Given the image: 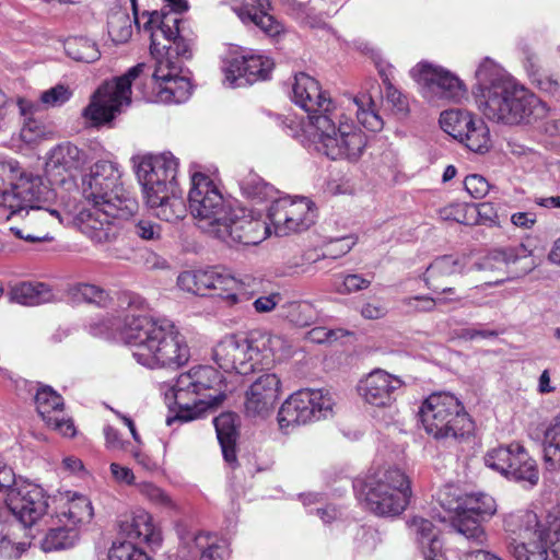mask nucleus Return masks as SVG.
I'll use <instances>...</instances> for the list:
<instances>
[{"instance_id":"13","label":"nucleus","mask_w":560,"mask_h":560,"mask_svg":"<svg viewBox=\"0 0 560 560\" xmlns=\"http://www.w3.org/2000/svg\"><path fill=\"white\" fill-rule=\"evenodd\" d=\"M191 55L189 56V58ZM155 59L154 70L142 84V94L148 102H160L165 104H180L191 95L190 81L178 75L182 65L175 54L164 52L163 56H153Z\"/></svg>"},{"instance_id":"35","label":"nucleus","mask_w":560,"mask_h":560,"mask_svg":"<svg viewBox=\"0 0 560 560\" xmlns=\"http://www.w3.org/2000/svg\"><path fill=\"white\" fill-rule=\"evenodd\" d=\"M237 420L238 417L234 412H223L213 419L223 457L231 465L236 463Z\"/></svg>"},{"instance_id":"59","label":"nucleus","mask_w":560,"mask_h":560,"mask_svg":"<svg viewBox=\"0 0 560 560\" xmlns=\"http://www.w3.org/2000/svg\"><path fill=\"white\" fill-rule=\"evenodd\" d=\"M105 445L110 451H129L130 443L121 439L117 429L112 425L104 427Z\"/></svg>"},{"instance_id":"26","label":"nucleus","mask_w":560,"mask_h":560,"mask_svg":"<svg viewBox=\"0 0 560 560\" xmlns=\"http://www.w3.org/2000/svg\"><path fill=\"white\" fill-rule=\"evenodd\" d=\"M88 162V153L71 142L52 148L45 164V174L51 186L71 190L77 187L75 177Z\"/></svg>"},{"instance_id":"63","label":"nucleus","mask_w":560,"mask_h":560,"mask_svg":"<svg viewBox=\"0 0 560 560\" xmlns=\"http://www.w3.org/2000/svg\"><path fill=\"white\" fill-rule=\"evenodd\" d=\"M424 560H447L440 538L431 539L421 545Z\"/></svg>"},{"instance_id":"32","label":"nucleus","mask_w":560,"mask_h":560,"mask_svg":"<svg viewBox=\"0 0 560 560\" xmlns=\"http://www.w3.org/2000/svg\"><path fill=\"white\" fill-rule=\"evenodd\" d=\"M468 272L465 257L442 255L436 257L425 269L421 279L427 288L438 292L447 277Z\"/></svg>"},{"instance_id":"34","label":"nucleus","mask_w":560,"mask_h":560,"mask_svg":"<svg viewBox=\"0 0 560 560\" xmlns=\"http://www.w3.org/2000/svg\"><path fill=\"white\" fill-rule=\"evenodd\" d=\"M235 10L243 23H253L269 36H276L282 31L281 23L269 13L270 0H250Z\"/></svg>"},{"instance_id":"29","label":"nucleus","mask_w":560,"mask_h":560,"mask_svg":"<svg viewBox=\"0 0 560 560\" xmlns=\"http://www.w3.org/2000/svg\"><path fill=\"white\" fill-rule=\"evenodd\" d=\"M273 69V61L261 55L232 58L223 68L225 81L233 88L267 80Z\"/></svg>"},{"instance_id":"25","label":"nucleus","mask_w":560,"mask_h":560,"mask_svg":"<svg viewBox=\"0 0 560 560\" xmlns=\"http://www.w3.org/2000/svg\"><path fill=\"white\" fill-rule=\"evenodd\" d=\"M7 219L15 222L10 226V231L18 238L31 244L50 242L52 236L49 229L62 223L61 212L52 206L10 211Z\"/></svg>"},{"instance_id":"8","label":"nucleus","mask_w":560,"mask_h":560,"mask_svg":"<svg viewBox=\"0 0 560 560\" xmlns=\"http://www.w3.org/2000/svg\"><path fill=\"white\" fill-rule=\"evenodd\" d=\"M316 131H310L311 142L315 150L331 160L357 162L363 154L366 135L341 112L338 117H324L315 120Z\"/></svg>"},{"instance_id":"43","label":"nucleus","mask_w":560,"mask_h":560,"mask_svg":"<svg viewBox=\"0 0 560 560\" xmlns=\"http://www.w3.org/2000/svg\"><path fill=\"white\" fill-rule=\"evenodd\" d=\"M191 548L200 552V560H225L229 555L224 542H219L217 537L205 533L194 537Z\"/></svg>"},{"instance_id":"52","label":"nucleus","mask_w":560,"mask_h":560,"mask_svg":"<svg viewBox=\"0 0 560 560\" xmlns=\"http://www.w3.org/2000/svg\"><path fill=\"white\" fill-rule=\"evenodd\" d=\"M30 547L28 542L15 541L10 533L0 534V557L3 559H18Z\"/></svg>"},{"instance_id":"5","label":"nucleus","mask_w":560,"mask_h":560,"mask_svg":"<svg viewBox=\"0 0 560 560\" xmlns=\"http://www.w3.org/2000/svg\"><path fill=\"white\" fill-rule=\"evenodd\" d=\"M277 342L278 337L262 330L228 335L213 347L212 359L224 372L247 375L273 363Z\"/></svg>"},{"instance_id":"37","label":"nucleus","mask_w":560,"mask_h":560,"mask_svg":"<svg viewBox=\"0 0 560 560\" xmlns=\"http://www.w3.org/2000/svg\"><path fill=\"white\" fill-rule=\"evenodd\" d=\"M517 259L518 256L514 248L495 249L474 262V265L467 270L505 273V269L509 265L515 264Z\"/></svg>"},{"instance_id":"9","label":"nucleus","mask_w":560,"mask_h":560,"mask_svg":"<svg viewBox=\"0 0 560 560\" xmlns=\"http://www.w3.org/2000/svg\"><path fill=\"white\" fill-rule=\"evenodd\" d=\"M419 413L424 430L436 440H456L472 430V421L464 406L451 393L431 394L422 402Z\"/></svg>"},{"instance_id":"39","label":"nucleus","mask_w":560,"mask_h":560,"mask_svg":"<svg viewBox=\"0 0 560 560\" xmlns=\"http://www.w3.org/2000/svg\"><path fill=\"white\" fill-rule=\"evenodd\" d=\"M66 54L75 61L95 62L101 57L97 45L91 39L82 36L69 37L63 42Z\"/></svg>"},{"instance_id":"57","label":"nucleus","mask_w":560,"mask_h":560,"mask_svg":"<svg viewBox=\"0 0 560 560\" xmlns=\"http://www.w3.org/2000/svg\"><path fill=\"white\" fill-rule=\"evenodd\" d=\"M411 526L417 534V538L420 545H424L431 539L439 538L438 530L429 520L415 517L412 520Z\"/></svg>"},{"instance_id":"50","label":"nucleus","mask_w":560,"mask_h":560,"mask_svg":"<svg viewBox=\"0 0 560 560\" xmlns=\"http://www.w3.org/2000/svg\"><path fill=\"white\" fill-rule=\"evenodd\" d=\"M72 295L78 301H84L88 303H94L98 306H106L109 301V295L106 291L89 283H80L73 287Z\"/></svg>"},{"instance_id":"62","label":"nucleus","mask_w":560,"mask_h":560,"mask_svg":"<svg viewBox=\"0 0 560 560\" xmlns=\"http://www.w3.org/2000/svg\"><path fill=\"white\" fill-rule=\"evenodd\" d=\"M342 335L341 329L334 330L326 327H315L308 331V339L316 343L331 342Z\"/></svg>"},{"instance_id":"49","label":"nucleus","mask_w":560,"mask_h":560,"mask_svg":"<svg viewBox=\"0 0 560 560\" xmlns=\"http://www.w3.org/2000/svg\"><path fill=\"white\" fill-rule=\"evenodd\" d=\"M551 548L549 541L529 542L521 541L513 546L512 553L516 560H547V549Z\"/></svg>"},{"instance_id":"54","label":"nucleus","mask_w":560,"mask_h":560,"mask_svg":"<svg viewBox=\"0 0 560 560\" xmlns=\"http://www.w3.org/2000/svg\"><path fill=\"white\" fill-rule=\"evenodd\" d=\"M72 96L71 90L62 84H57L44 91L40 95V101L50 107H58L67 103Z\"/></svg>"},{"instance_id":"23","label":"nucleus","mask_w":560,"mask_h":560,"mask_svg":"<svg viewBox=\"0 0 560 560\" xmlns=\"http://www.w3.org/2000/svg\"><path fill=\"white\" fill-rule=\"evenodd\" d=\"M504 528L506 533L512 536V547L521 541L529 542V545H532V542L549 541L553 556L560 559V551L558 552V547H560V530L551 528L549 512L546 514L544 521H541L535 512L529 510H520L510 513L504 518Z\"/></svg>"},{"instance_id":"61","label":"nucleus","mask_w":560,"mask_h":560,"mask_svg":"<svg viewBox=\"0 0 560 560\" xmlns=\"http://www.w3.org/2000/svg\"><path fill=\"white\" fill-rule=\"evenodd\" d=\"M44 421L48 424V427L57 430L65 436H74L75 434V428L71 419L60 418L59 415L56 413L54 416L47 417V419Z\"/></svg>"},{"instance_id":"48","label":"nucleus","mask_w":560,"mask_h":560,"mask_svg":"<svg viewBox=\"0 0 560 560\" xmlns=\"http://www.w3.org/2000/svg\"><path fill=\"white\" fill-rule=\"evenodd\" d=\"M228 270L229 269L220 266L209 267L206 269H197L201 295L206 294V291L208 290H215L220 292Z\"/></svg>"},{"instance_id":"21","label":"nucleus","mask_w":560,"mask_h":560,"mask_svg":"<svg viewBox=\"0 0 560 560\" xmlns=\"http://www.w3.org/2000/svg\"><path fill=\"white\" fill-rule=\"evenodd\" d=\"M441 128L475 153H486L491 147L490 130L481 118L467 110L448 109L441 113Z\"/></svg>"},{"instance_id":"64","label":"nucleus","mask_w":560,"mask_h":560,"mask_svg":"<svg viewBox=\"0 0 560 560\" xmlns=\"http://www.w3.org/2000/svg\"><path fill=\"white\" fill-rule=\"evenodd\" d=\"M281 296L279 293H272L266 296H259L253 303V306L257 313L271 312L280 302Z\"/></svg>"},{"instance_id":"44","label":"nucleus","mask_w":560,"mask_h":560,"mask_svg":"<svg viewBox=\"0 0 560 560\" xmlns=\"http://www.w3.org/2000/svg\"><path fill=\"white\" fill-rule=\"evenodd\" d=\"M36 409L43 420L62 410L63 399L50 386H42L36 389L34 396Z\"/></svg>"},{"instance_id":"46","label":"nucleus","mask_w":560,"mask_h":560,"mask_svg":"<svg viewBox=\"0 0 560 560\" xmlns=\"http://www.w3.org/2000/svg\"><path fill=\"white\" fill-rule=\"evenodd\" d=\"M240 186L243 194L252 199L266 200L273 198L277 194L275 187L257 174H248L241 180Z\"/></svg>"},{"instance_id":"33","label":"nucleus","mask_w":560,"mask_h":560,"mask_svg":"<svg viewBox=\"0 0 560 560\" xmlns=\"http://www.w3.org/2000/svg\"><path fill=\"white\" fill-rule=\"evenodd\" d=\"M261 282L249 275L236 277L228 270L219 295L229 306L243 305L260 291Z\"/></svg>"},{"instance_id":"1","label":"nucleus","mask_w":560,"mask_h":560,"mask_svg":"<svg viewBox=\"0 0 560 560\" xmlns=\"http://www.w3.org/2000/svg\"><path fill=\"white\" fill-rule=\"evenodd\" d=\"M472 95L487 119L505 126L528 125L547 114L544 102L490 58H485L476 70Z\"/></svg>"},{"instance_id":"27","label":"nucleus","mask_w":560,"mask_h":560,"mask_svg":"<svg viewBox=\"0 0 560 560\" xmlns=\"http://www.w3.org/2000/svg\"><path fill=\"white\" fill-rule=\"evenodd\" d=\"M315 217L313 203L306 198H279L268 209L269 225L278 236L307 230L315 222Z\"/></svg>"},{"instance_id":"56","label":"nucleus","mask_w":560,"mask_h":560,"mask_svg":"<svg viewBox=\"0 0 560 560\" xmlns=\"http://www.w3.org/2000/svg\"><path fill=\"white\" fill-rule=\"evenodd\" d=\"M464 187L472 198L481 199L488 194L490 185L483 176L470 174L465 177Z\"/></svg>"},{"instance_id":"17","label":"nucleus","mask_w":560,"mask_h":560,"mask_svg":"<svg viewBox=\"0 0 560 560\" xmlns=\"http://www.w3.org/2000/svg\"><path fill=\"white\" fill-rule=\"evenodd\" d=\"M137 209L136 199L92 203L91 209L82 210L78 215L80 230L95 243L112 242L119 233L120 221L129 219Z\"/></svg>"},{"instance_id":"60","label":"nucleus","mask_w":560,"mask_h":560,"mask_svg":"<svg viewBox=\"0 0 560 560\" xmlns=\"http://www.w3.org/2000/svg\"><path fill=\"white\" fill-rule=\"evenodd\" d=\"M177 284L184 291L201 295L197 269L182 272L177 278Z\"/></svg>"},{"instance_id":"22","label":"nucleus","mask_w":560,"mask_h":560,"mask_svg":"<svg viewBox=\"0 0 560 560\" xmlns=\"http://www.w3.org/2000/svg\"><path fill=\"white\" fill-rule=\"evenodd\" d=\"M270 234V225L244 208L230 209L226 220L219 225L213 234L228 245H257Z\"/></svg>"},{"instance_id":"20","label":"nucleus","mask_w":560,"mask_h":560,"mask_svg":"<svg viewBox=\"0 0 560 560\" xmlns=\"http://www.w3.org/2000/svg\"><path fill=\"white\" fill-rule=\"evenodd\" d=\"M118 164L112 161H97L90 174L82 178V195L94 203L105 201L119 203L122 199H133L120 182Z\"/></svg>"},{"instance_id":"7","label":"nucleus","mask_w":560,"mask_h":560,"mask_svg":"<svg viewBox=\"0 0 560 560\" xmlns=\"http://www.w3.org/2000/svg\"><path fill=\"white\" fill-rule=\"evenodd\" d=\"M56 196L40 176L22 171L19 162L0 160V205L8 210L52 206Z\"/></svg>"},{"instance_id":"2","label":"nucleus","mask_w":560,"mask_h":560,"mask_svg":"<svg viewBox=\"0 0 560 560\" xmlns=\"http://www.w3.org/2000/svg\"><path fill=\"white\" fill-rule=\"evenodd\" d=\"M106 328L118 332L131 347L135 360L145 368H178L189 360V347L170 319H154L129 308L122 320H108Z\"/></svg>"},{"instance_id":"18","label":"nucleus","mask_w":560,"mask_h":560,"mask_svg":"<svg viewBox=\"0 0 560 560\" xmlns=\"http://www.w3.org/2000/svg\"><path fill=\"white\" fill-rule=\"evenodd\" d=\"M118 527L119 535L126 540L113 542L108 560H150L148 555L137 547L136 541L160 545L161 534L155 528L152 516L143 510H138L119 520Z\"/></svg>"},{"instance_id":"3","label":"nucleus","mask_w":560,"mask_h":560,"mask_svg":"<svg viewBox=\"0 0 560 560\" xmlns=\"http://www.w3.org/2000/svg\"><path fill=\"white\" fill-rule=\"evenodd\" d=\"M133 162L147 206L154 215L166 222L184 219L187 207L176 182L178 160L164 152L137 156Z\"/></svg>"},{"instance_id":"41","label":"nucleus","mask_w":560,"mask_h":560,"mask_svg":"<svg viewBox=\"0 0 560 560\" xmlns=\"http://www.w3.org/2000/svg\"><path fill=\"white\" fill-rule=\"evenodd\" d=\"M544 458L550 469H560V413L545 431Z\"/></svg>"},{"instance_id":"14","label":"nucleus","mask_w":560,"mask_h":560,"mask_svg":"<svg viewBox=\"0 0 560 560\" xmlns=\"http://www.w3.org/2000/svg\"><path fill=\"white\" fill-rule=\"evenodd\" d=\"M7 489L5 504L20 524L32 526L48 509L45 490L28 480L15 479L13 471L0 458V490Z\"/></svg>"},{"instance_id":"36","label":"nucleus","mask_w":560,"mask_h":560,"mask_svg":"<svg viewBox=\"0 0 560 560\" xmlns=\"http://www.w3.org/2000/svg\"><path fill=\"white\" fill-rule=\"evenodd\" d=\"M8 295L10 302L30 306L47 303L54 296L49 285L43 282H20L10 289Z\"/></svg>"},{"instance_id":"24","label":"nucleus","mask_w":560,"mask_h":560,"mask_svg":"<svg viewBox=\"0 0 560 560\" xmlns=\"http://www.w3.org/2000/svg\"><path fill=\"white\" fill-rule=\"evenodd\" d=\"M293 102L307 113L308 126L305 132L317 130L315 120L324 117H338L340 112L327 92L322 90L317 80L311 75L300 72L294 77L292 86Z\"/></svg>"},{"instance_id":"19","label":"nucleus","mask_w":560,"mask_h":560,"mask_svg":"<svg viewBox=\"0 0 560 560\" xmlns=\"http://www.w3.org/2000/svg\"><path fill=\"white\" fill-rule=\"evenodd\" d=\"M485 464L508 479L532 487L538 483L539 471L536 460L517 442L489 451L485 456Z\"/></svg>"},{"instance_id":"55","label":"nucleus","mask_w":560,"mask_h":560,"mask_svg":"<svg viewBox=\"0 0 560 560\" xmlns=\"http://www.w3.org/2000/svg\"><path fill=\"white\" fill-rule=\"evenodd\" d=\"M46 136V127L38 120L28 119L20 131L21 140L26 144H35Z\"/></svg>"},{"instance_id":"45","label":"nucleus","mask_w":560,"mask_h":560,"mask_svg":"<svg viewBox=\"0 0 560 560\" xmlns=\"http://www.w3.org/2000/svg\"><path fill=\"white\" fill-rule=\"evenodd\" d=\"M108 35L113 42L126 43L132 35V20L129 14L121 9L113 10L107 20Z\"/></svg>"},{"instance_id":"12","label":"nucleus","mask_w":560,"mask_h":560,"mask_svg":"<svg viewBox=\"0 0 560 560\" xmlns=\"http://www.w3.org/2000/svg\"><path fill=\"white\" fill-rule=\"evenodd\" d=\"M132 2L133 23L140 30L150 32L152 56H163L164 52L175 54L176 56H190V40L186 39L179 30L180 19L177 16L180 12H159L143 11L138 13L136 0Z\"/></svg>"},{"instance_id":"40","label":"nucleus","mask_w":560,"mask_h":560,"mask_svg":"<svg viewBox=\"0 0 560 560\" xmlns=\"http://www.w3.org/2000/svg\"><path fill=\"white\" fill-rule=\"evenodd\" d=\"M355 115L359 122L370 131L377 132L383 129L384 122L376 112L373 100L366 95L357 96L352 100Z\"/></svg>"},{"instance_id":"47","label":"nucleus","mask_w":560,"mask_h":560,"mask_svg":"<svg viewBox=\"0 0 560 560\" xmlns=\"http://www.w3.org/2000/svg\"><path fill=\"white\" fill-rule=\"evenodd\" d=\"M371 280L358 273L334 276L332 287L340 294H350L369 288Z\"/></svg>"},{"instance_id":"53","label":"nucleus","mask_w":560,"mask_h":560,"mask_svg":"<svg viewBox=\"0 0 560 560\" xmlns=\"http://www.w3.org/2000/svg\"><path fill=\"white\" fill-rule=\"evenodd\" d=\"M417 301L419 302V305L415 306V308L419 312H432L435 310L436 305H447L451 303L459 304L460 306H464L463 298L456 296V298H446V296H438V298H431L429 295H417L411 299H409V302Z\"/></svg>"},{"instance_id":"51","label":"nucleus","mask_w":560,"mask_h":560,"mask_svg":"<svg viewBox=\"0 0 560 560\" xmlns=\"http://www.w3.org/2000/svg\"><path fill=\"white\" fill-rule=\"evenodd\" d=\"M137 487L139 492L152 504L167 510L175 509V503L171 497L154 483L140 482L137 485Z\"/></svg>"},{"instance_id":"31","label":"nucleus","mask_w":560,"mask_h":560,"mask_svg":"<svg viewBox=\"0 0 560 560\" xmlns=\"http://www.w3.org/2000/svg\"><path fill=\"white\" fill-rule=\"evenodd\" d=\"M281 382L275 373L259 375L245 395V412L249 417L266 418L279 398Z\"/></svg>"},{"instance_id":"58","label":"nucleus","mask_w":560,"mask_h":560,"mask_svg":"<svg viewBox=\"0 0 560 560\" xmlns=\"http://www.w3.org/2000/svg\"><path fill=\"white\" fill-rule=\"evenodd\" d=\"M133 233L144 241H156L161 237V226L150 220H140Z\"/></svg>"},{"instance_id":"11","label":"nucleus","mask_w":560,"mask_h":560,"mask_svg":"<svg viewBox=\"0 0 560 560\" xmlns=\"http://www.w3.org/2000/svg\"><path fill=\"white\" fill-rule=\"evenodd\" d=\"M150 70L145 63L131 67L125 74L104 82L93 94L90 104L84 108L83 116L93 126L112 121L124 106L131 103V85L141 80Z\"/></svg>"},{"instance_id":"16","label":"nucleus","mask_w":560,"mask_h":560,"mask_svg":"<svg viewBox=\"0 0 560 560\" xmlns=\"http://www.w3.org/2000/svg\"><path fill=\"white\" fill-rule=\"evenodd\" d=\"M232 206L209 176L202 173H195L191 176L188 207L202 232L211 236L226 220Z\"/></svg>"},{"instance_id":"30","label":"nucleus","mask_w":560,"mask_h":560,"mask_svg":"<svg viewBox=\"0 0 560 560\" xmlns=\"http://www.w3.org/2000/svg\"><path fill=\"white\" fill-rule=\"evenodd\" d=\"M402 384L399 377L376 369L359 382L358 393L366 404L385 408L396 400Z\"/></svg>"},{"instance_id":"28","label":"nucleus","mask_w":560,"mask_h":560,"mask_svg":"<svg viewBox=\"0 0 560 560\" xmlns=\"http://www.w3.org/2000/svg\"><path fill=\"white\" fill-rule=\"evenodd\" d=\"M410 73L439 98L459 102L466 95V88L459 78L441 67L420 62Z\"/></svg>"},{"instance_id":"4","label":"nucleus","mask_w":560,"mask_h":560,"mask_svg":"<svg viewBox=\"0 0 560 560\" xmlns=\"http://www.w3.org/2000/svg\"><path fill=\"white\" fill-rule=\"evenodd\" d=\"M221 382V375L211 366H197L180 374L165 392V399H173L177 407L176 413L168 417L166 423L188 422L201 417L208 409L218 407L225 398Z\"/></svg>"},{"instance_id":"15","label":"nucleus","mask_w":560,"mask_h":560,"mask_svg":"<svg viewBox=\"0 0 560 560\" xmlns=\"http://www.w3.org/2000/svg\"><path fill=\"white\" fill-rule=\"evenodd\" d=\"M335 401L323 389H300L291 394L280 406L277 422L283 434L313 421L325 419L332 413Z\"/></svg>"},{"instance_id":"38","label":"nucleus","mask_w":560,"mask_h":560,"mask_svg":"<svg viewBox=\"0 0 560 560\" xmlns=\"http://www.w3.org/2000/svg\"><path fill=\"white\" fill-rule=\"evenodd\" d=\"M58 516L66 518L65 525L75 528L78 524L89 522L92 518L93 509L91 501L84 495L74 493L68 499Z\"/></svg>"},{"instance_id":"6","label":"nucleus","mask_w":560,"mask_h":560,"mask_svg":"<svg viewBox=\"0 0 560 560\" xmlns=\"http://www.w3.org/2000/svg\"><path fill=\"white\" fill-rule=\"evenodd\" d=\"M353 488L365 506L380 516H396L405 511L411 497L408 476L398 467H384L357 480Z\"/></svg>"},{"instance_id":"10","label":"nucleus","mask_w":560,"mask_h":560,"mask_svg":"<svg viewBox=\"0 0 560 560\" xmlns=\"http://www.w3.org/2000/svg\"><path fill=\"white\" fill-rule=\"evenodd\" d=\"M451 492L452 488L441 490L438 501L445 511L455 513L451 518L452 528L467 539L481 541L485 536L482 523L497 513L495 500L483 492L448 499Z\"/></svg>"},{"instance_id":"42","label":"nucleus","mask_w":560,"mask_h":560,"mask_svg":"<svg viewBox=\"0 0 560 560\" xmlns=\"http://www.w3.org/2000/svg\"><path fill=\"white\" fill-rule=\"evenodd\" d=\"M78 540V532L75 528L67 525L51 528L42 540V549L45 552H51L71 548Z\"/></svg>"}]
</instances>
